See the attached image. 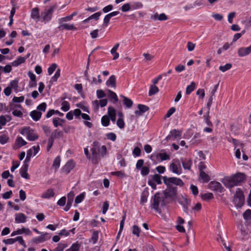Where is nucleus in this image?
Instances as JSON below:
<instances>
[{"label": "nucleus", "instance_id": "38", "mask_svg": "<svg viewBox=\"0 0 251 251\" xmlns=\"http://www.w3.org/2000/svg\"><path fill=\"white\" fill-rule=\"evenodd\" d=\"M157 157H160L161 161L166 160L170 159V156L166 153H159L156 155Z\"/></svg>", "mask_w": 251, "mask_h": 251}, {"label": "nucleus", "instance_id": "62", "mask_svg": "<svg viewBox=\"0 0 251 251\" xmlns=\"http://www.w3.org/2000/svg\"><path fill=\"white\" fill-rule=\"evenodd\" d=\"M109 207V203L108 201H105L104 202L102 207V213L105 214Z\"/></svg>", "mask_w": 251, "mask_h": 251}, {"label": "nucleus", "instance_id": "32", "mask_svg": "<svg viewBox=\"0 0 251 251\" xmlns=\"http://www.w3.org/2000/svg\"><path fill=\"white\" fill-rule=\"evenodd\" d=\"M26 58L23 57H19L18 58L13 62L12 65L13 66H17L20 64L25 62Z\"/></svg>", "mask_w": 251, "mask_h": 251}, {"label": "nucleus", "instance_id": "61", "mask_svg": "<svg viewBox=\"0 0 251 251\" xmlns=\"http://www.w3.org/2000/svg\"><path fill=\"white\" fill-rule=\"evenodd\" d=\"M17 142L18 144L21 146H24L27 143L25 142L22 137H19L17 139Z\"/></svg>", "mask_w": 251, "mask_h": 251}, {"label": "nucleus", "instance_id": "39", "mask_svg": "<svg viewBox=\"0 0 251 251\" xmlns=\"http://www.w3.org/2000/svg\"><path fill=\"white\" fill-rule=\"evenodd\" d=\"M232 67V65L230 63H227L224 66H220L219 69L222 72H225L226 71L229 70Z\"/></svg>", "mask_w": 251, "mask_h": 251}, {"label": "nucleus", "instance_id": "63", "mask_svg": "<svg viewBox=\"0 0 251 251\" xmlns=\"http://www.w3.org/2000/svg\"><path fill=\"white\" fill-rule=\"evenodd\" d=\"M111 18L107 14L106 15L103 19V26L106 27L109 22V21Z\"/></svg>", "mask_w": 251, "mask_h": 251}, {"label": "nucleus", "instance_id": "51", "mask_svg": "<svg viewBox=\"0 0 251 251\" xmlns=\"http://www.w3.org/2000/svg\"><path fill=\"white\" fill-rule=\"evenodd\" d=\"M108 115L109 117L116 115V110L112 107H109L108 108Z\"/></svg>", "mask_w": 251, "mask_h": 251}, {"label": "nucleus", "instance_id": "14", "mask_svg": "<svg viewBox=\"0 0 251 251\" xmlns=\"http://www.w3.org/2000/svg\"><path fill=\"white\" fill-rule=\"evenodd\" d=\"M30 16L31 18L34 20L36 22H38L40 18L39 8L37 7L33 8L31 11Z\"/></svg>", "mask_w": 251, "mask_h": 251}, {"label": "nucleus", "instance_id": "1", "mask_svg": "<svg viewBox=\"0 0 251 251\" xmlns=\"http://www.w3.org/2000/svg\"><path fill=\"white\" fill-rule=\"evenodd\" d=\"M245 176L242 173H237L231 177H225L222 182L227 188L231 189L241 183L244 180Z\"/></svg>", "mask_w": 251, "mask_h": 251}, {"label": "nucleus", "instance_id": "17", "mask_svg": "<svg viewBox=\"0 0 251 251\" xmlns=\"http://www.w3.org/2000/svg\"><path fill=\"white\" fill-rule=\"evenodd\" d=\"M26 219V216L22 213L16 214L15 222L16 223H23L25 222Z\"/></svg>", "mask_w": 251, "mask_h": 251}, {"label": "nucleus", "instance_id": "56", "mask_svg": "<svg viewBox=\"0 0 251 251\" xmlns=\"http://www.w3.org/2000/svg\"><path fill=\"white\" fill-rule=\"evenodd\" d=\"M31 155L32 150L30 149L27 152L26 156L24 161L25 164L27 163L30 161Z\"/></svg>", "mask_w": 251, "mask_h": 251}, {"label": "nucleus", "instance_id": "23", "mask_svg": "<svg viewBox=\"0 0 251 251\" xmlns=\"http://www.w3.org/2000/svg\"><path fill=\"white\" fill-rule=\"evenodd\" d=\"M106 84L108 86H111L112 87H116V77L114 75L110 76L109 79L106 82Z\"/></svg>", "mask_w": 251, "mask_h": 251}, {"label": "nucleus", "instance_id": "13", "mask_svg": "<svg viewBox=\"0 0 251 251\" xmlns=\"http://www.w3.org/2000/svg\"><path fill=\"white\" fill-rule=\"evenodd\" d=\"M75 163L73 160H70L67 162L62 169L63 173L68 174L74 168Z\"/></svg>", "mask_w": 251, "mask_h": 251}, {"label": "nucleus", "instance_id": "11", "mask_svg": "<svg viewBox=\"0 0 251 251\" xmlns=\"http://www.w3.org/2000/svg\"><path fill=\"white\" fill-rule=\"evenodd\" d=\"M50 233H45L38 237L34 238L32 240V241L36 244H38L49 240L50 238Z\"/></svg>", "mask_w": 251, "mask_h": 251}, {"label": "nucleus", "instance_id": "44", "mask_svg": "<svg viewBox=\"0 0 251 251\" xmlns=\"http://www.w3.org/2000/svg\"><path fill=\"white\" fill-rule=\"evenodd\" d=\"M140 228L136 225H134L133 226L132 229V233L134 235H136L137 237L139 236L140 232Z\"/></svg>", "mask_w": 251, "mask_h": 251}, {"label": "nucleus", "instance_id": "46", "mask_svg": "<svg viewBox=\"0 0 251 251\" xmlns=\"http://www.w3.org/2000/svg\"><path fill=\"white\" fill-rule=\"evenodd\" d=\"M67 247V245L66 244L59 243L58 245V246L55 249V251H63L64 249H65Z\"/></svg>", "mask_w": 251, "mask_h": 251}, {"label": "nucleus", "instance_id": "6", "mask_svg": "<svg viewBox=\"0 0 251 251\" xmlns=\"http://www.w3.org/2000/svg\"><path fill=\"white\" fill-rule=\"evenodd\" d=\"M245 198L242 191L240 189H237L236 193L234 196L233 201L235 205L239 208H241L244 204Z\"/></svg>", "mask_w": 251, "mask_h": 251}, {"label": "nucleus", "instance_id": "55", "mask_svg": "<svg viewBox=\"0 0 251 251\" xmlns=\"http://www.w3.org/2000/svg\"><path fill=\"white\" fill-rule=\"evenodd\" d=\"M176 108L175 107H171L167 112L165 116V118H167L170 117L175 112Z\"/></svg>", "mask_w": 251, "mask_h": 251}, {"label": "nucleus", "instance_id": "37", "mask_svg": "<svg viewBox=\"0 0 251 251\" xmlns=\"http://www.w3.org/2000/svg\"><path fill=\"white\" fill-rule=\"evenodd\" d=\"M70 104L67 101H63L61 103V109L63 111H67L70 109Z\"/></svg>", "mask_w": 251, "mask_h": 251}, {"label": "nucleus", "instance_id": "35", "mask_svg": "<svg viewBox=\"0 0 251 251\" xmlns=\"http://www.w3.org/2000/svg\"><path fill=\"white\" fill-rule=\"evenodd\" d=\"M214 198L213 195L211 193H205L201 195V198L204 201H208Z\"/></svg>", "mask_w": 251, "mask_h": 251}, {"label": "nucleus", "instance_id": "18", "mask_svg": "<svg viewBox=\"0 0 251 251\" xmlns=\"http://www.w3.org/2000/svg\"><path fill=\"white\" fill-rule=\"evenodd\" d=\"M179 202L182 204L184 208V211L187 213L188 210V205L190 204V201L187 198L182 197L181 199L179 200Z\"/></svg>", "mask_w": 251, "mask_h": 251}, {"label": "nucleus", "instance_id": "29", "mask_svg": "<svg viewBox=\"0 0 251 251\" xmlns=\"http://www.w3.org/2000/svg\"><path fill=\"white\" fill-rule=\"evenodd\" d=\"M121 97L123 98L124 105H125L127 108H130L133 104L132 101L130 99L124 96H121Z\"/></svg>", "mask_w": 251, "mask_h": 251}, {"label": "nucleus", "instance_id": "47", "mask_svg": "<svg viewBox=\"0 0 251 251\" xmlns=\"http://www.w3.org/2000/svg\"><path fill=\"white\" fill-rule=\"evenodd\" d=\"M57 65L55 63H53L51 65V66L48 68V73L50 75H51L53 72L55 71L56 68H57Z\"/></svg>", "mask_w": 251, "mask_h": 251}, {"label": "nucleus", "instance_id": "19", "mask_svg": "<svg viewBox=\"0 0 251 251\" xmlns=\"http://www.w3.org/2000/svg\"><path fill=\"white\" fill-rule=\"evenodd\" d=\"M41 111L33 110L30 113V116L32 119L35 121H38L41 118L42 116Z\"/></svg>", "mask_w": 251, "mask_h": 251}, {"label": "nucleus", "instance_id": "54", "mask_svg": "<svg viewBox=\"0 0 251 251\" xmlns=\"http://www.w3.org/2000/svg\"><path fill=\"white\" fill-rule=\"evenodd\" d=\"M84 198V195L83 194H80L77 196L75 199V202L76 203H80Z\"/></svg>", "mask_w": 251, "mask_h": 251}, {"label": "nucleus", "instance_id": "2", "mask_svg": "<svg viewBox=\"0 0 251 251\" xmlns=\"http://www.w3.org/2000/svg\"><path fill=\"white\" fill-rule=\"evenodd\" d=\"M93 145V147L91 150L92 155V162L94 164H97L100 159L99 154L103 156L106 153L107 149L105 146H102L100 148V144L97 141H95Z\"/></svg>", "mask_w": 251, "mask_h": 251}, {"label": "nucleus", "instance_id": "53", "mask_svg": "<svg viewBox=\"0 0 251 251\" xmlns=\"http://www.w3.org/2000/svg\"><path fill=\"white\" fill-rule=\"evenodd\" d=\"M7 122L6 117L5 116L1 115L0 116V129L1 128L2 126H4Z\"/></svg>", "mask_w": 251, "mask_h": 251}, {"label": "nucleus", "instance_id": "58", "mask_svg": "<svg viewBox=\"0 0 251 251\" xmlns=\"http://www.w3.org/2000/svg\"><path fill=\"white\" fill-rule=\"evenodd\" d=\"M106 136L109 140H112V141H115L116 139V135L113 132L107 134Z\"/></svg>", "mask_w": 251, "mask_h": 251}, {"label": "nucleus", "instance_id": "5", "mask_svg": "<svg viewBox=\"0 0 251 251\" xmlns=\"http://www.w3.org/2000/svg\"><path fill=\"white\" fill-rule=\"evenodd\" d=\"M20 133L22 135H26L27 139L29 141H35L39 138L38 135L36 133L34 130L29 127H24L21 131Z\"/></svg>", "mask_w": 251, "mask_h": 251}, {"label": "nucleus", "instance_id": "48", "mask_svg": "<svg viewBox=\"0 0 251 251\" xmlns=\"http://www.w3.org/2000/svg\"><path fill=\"white\" fill-rule=\"evenodd\" d=\"M98 239V232L95 231L93 232L92 236L91 237V240L93 241L94 244H95Z\"/></svg>", "mask_w": 251, "mask_h": 251}, {"label": "nucleus", "instance_id": "49", "mask_svg": "<svg viewBox=\"0 0 251 251\" xmlns=\"http://www.w3.org/2000/svg\"><path fill=\"white\" fill-rule=\"evenodd\" d=\"M152 179L158 184L161 183V177L158 174L154 175L152 176Z\"/></svg>", "mask_w": 251, "mask_h": 251}, {"label": "nucleus", "instance_id": "26", "mask_svg": "<svg viewBox=\"0 0 251 251\" xmlns=\"http://www.w3.org/2000/svg\"><path fill=\"white\" fill-rule=\"evenodd\" d=\"M192 162L190 159H185L184 160H182V164L183 167L184 169H187L190 170L191 169Z\"/></svg>", "mask_w": 251, "mask_h": 251}, {"label": "nucleus", "instance_id": "59", "mask_svg": "<svg viewBox=\"0 0 251 251\" xmlns=\"http://www.w3.org/2000/svg\"><path fill=\"white\" fill-rule=\"evenodd\" d=\"M66 201V198L65 197H63L57 201V204L59 206H63L65 205Z\"/></svg>", "mask_w": 251, "mask_h": 251}, {"label": "nucleus", "instance_id": "52", "mask_svg": "<svg viewBox=\"0 0 251 251\" xmlns=\"http://www.w3.org/2000/svg\"><path fill=\"white\" fill-rule=\"evenodd\" d=\"M47 107V104L45 102H43L41 104H39L37 107V109L39 111H45Z\"/></svg>", "mask_w": 251, "mask_h": 251}, {"label": "nucleus", "instance_id": "7", "mask_svg": "<svg viewBox=\"0 0 251 251\" xmlns=\"http://www.w3.org/2000/svg\"><path fill=\"white\" fill-rule=\"evenodd\" d=\"M164 198L166 199H169L174 200L177 194L176 187H172L169 186L166 189L163 191Z\"/></svg>", "mask_w": 251, "mask_h": 251}, {"label": "nucleus", "instance_id": "20", "mask_svg": "<svg viewBox=\"0 0 251 251\" xmlns=\"http://www.w3.org/2000/svg\"><path fill=\"white\" fill-rule=\"evenodd\" d=\"M58 29L60 30H63L64 29L66 30H75L76 27L74 25H70L68 24H61L58 27Z\"/></svg>", "mask_w": 251, "mask_h": 251}, {"label": "nucleus", "instance_id": "43", "mask_svg": "<svg viewBox=\"0 0 251 251\" xmlns=\"http://www.w3.org/2000/svg\"><path fill=\"white\" fill-rule=\"evenodd\" d=\"M141 174L142 176H146L150 172V168L148 166H143L141 169Z\"/></svg>", "mask_w": 251, "mask_h": 251}, {"label": "nucleus", "instance_id": "50", "mask_svg": "<svg viewBox=\"0 0 251 251\" xmlns=\"http://www.w3.org/2000/svg\"><path fill=\"white\" fill-rule=\"evenodd\" d=\"M60 75V69H58L57 70L55 73V75L51 77V80L53 81H56Z\"/></svg>", "mask_w": 251, "mask_h": 251}, {"label": "nucleus", "instance_id": "28", "mask_svg": "<svg viewBox=\"0 0 251 251\" xmlns=\"http://www.w3.org/2000/svg\"><path fill=\"white\" fill-rule=\"evenodd\" d=\"M171 170L174 173L176 174H180L181 173V169L179 168L176 165L172 163L170 165Z\"/></svg>", "mask_w": 251, "mask_h": 251}, {"label": "nucleus", "instance_id": "22", "mask_svg": "<svg viewBox=\"0 0 251 251\" xmlns=\"http://www.w3.org/2000/svg\"><path fill=\"white\" fill-rule=\"evenodd\" d=\"M54 196V193L53 189H49L42 195L41 198L43 199H49L53 197Z\"/></svg>", "mask_w": 251, "mask_h": 251}, {"label": "nucleus", "instance_id": "12", "mask_svg": "<svg viewBox=\"0 0 251 251\" xmlns=\"http://www.w3.org/2000/svg\"><path fill=\"white\" fill-rule=\"evenodd\" d=\"M138 108L139 110L135 111V114L137 116H141L144 113L149 110L148 106L141 104L138 105Z\"/></svg>", "mask_w": 251, "mask_h": 251}, {"label": "nucleus", "instance_id": "24", "mask_svg": "<svg viewBox=\"0 0 251 251\" xmlns=\"http://www.w3.org/2000/svg\"><path fill=\"white\" fill-rule=\"evenodd\" d=\"M152 18L154 20L157 19L159 21H165L168 19V17L164 13L159 15L156 13L152 16Z\"/></svg>", "mask_w": 251, "mask_h": 251}, {"label": "nucleus", "instance_id": "10", "mask_svg": "<svg viewBox=\"0 0 251 251\" xmlns=\"http://www.w3.org/2000/svg\"><path fill=\"white\" fill-rule=\"evenodd\" d=\"M209 186L210 189L214 191H216L221 193L223 192L224 188L221 184L217 181H211L209 184Z\"/></svg>", "mask_w": 251, "mask_h": 251}, {"label": "nucleus", "instance_id": "64", "mask_svg": "<svg viewBox=\"0 0 251 251\" xmlns=\"http://www.w3.org/2000/svg\"><path fill=\"white\" fill-rule=\"evenodd\" d=\"M97 96L98 99H100L104 97L105 96V94L103 90H98L97 91Z\"/></svg>", "mask_w": 251, "mask_h": 251}, {"label": "nucleus", "instance_id": "60", "mask_svg": "<svg viewBox=\"0 0 251 251\" xmlns=\"http://www.w3.org/2000/svg\"><path fill=\"white\" fill-rule=\"evenodd\" d=\"M251 216V210L247 209L245 211V212L243 213V217L244 219L248 220Z\"/></svg>", "mask_w": 251, "mask_h": 251}, {"label": "nucleus", "instance_id": "3", "mask_svg": "<svg viewBox=\"0 0 251 251\" xmlns=\"http://www.w3.org/2000/svg\"><path fill=\"white\" fill-rule=\"evenodd\" d=\"M151 200V208L154 209L157 212L160 213V210L159 208V205L161 206H163L166 204L164 197H163L160 193H157L152 197Z\"/></svg>", "mask_w": 251, "mask_h": 251}, {"label": "nucleus", "instance_id": "21", "mask_svg": "<svg viewBox=\"0 0 251 251\" xmlns=\"http://www.w3.org/2000/svg\"><path fill=\"white\" fill-rule=\"evenodd\" d=\"M63 135V133L62 131L59 130L58 129H55L51 133L50 138L54 140L56 138L62 137Z\"/></svg>", "mask_w": 251, "mask_h": 251}, {"label": "nucleus", "instance_id": "8", "mask_svg": "<svg viewBox=\"0 0 251 251\" xmlns=\"http://www.w3.org/2000/svg\"><path fill=\"white\" fill-rule=\"evenodd\" d=\"M163 179L164 183L167 185H169L170 183H173L181 186L184 184L181 179L175 177H167V176H163Z\"/></svg>", "mask_w": 251, "mask_h": 251}, {"label": "nucleus", "instance_id": "42", "mask_svg": "<svg viewBox=\"0 0 251 251\" xmlns=\"http://www.w3.org/2000/svg\"><path fill=\"white\" fill-rule=\"evenodd\" d=\"M170 134H171L172 136L176 138L181 136V132L180 130L174 129L170 131Z\"/></svg>", "mask_w": 251, "mask_h": 251}, {"label": "nucleus", "instance_id": "16", "mask_svg": "<svg viewBox=\"0 0 251 251\" xmlns=\"http://www.w3.org/2000/svg\"><path fill=\"white\" fill-rule=\"evenodd\" d=\"M201 137V136L200 133H196L190 141V143L192 145H197L201 143L202 142Z\"/></svg>", "mask_w": 251, "mask_h": 251}, {"label": "nucleus", "instance_id": "15", "mask_svg": "<svg viewBox=\"0 0 251 251\" xmlns=\"http://www.w3.org/2000/svg\"><path fill=\"white\" fill-rule=\"evenodd\" d=\"M28 164L27 163L24 164L20 170V174L22 177L25 179H29V176L27 173Z\"/></svg>", "mask_w": 251, "mask_h": 251}, {"label": "nucleus", "instance_id": "36", "mask_svg": "<svg viewBox=\"0 0 251 251\" xmlns=\"http://www.w3.org/2000/svg\"><path fill=\"white\" fill-rule=\"evenodd\" d=\"M149 196V193L148 191H143L141 198V201L140 202L142 204H144V203L146 202L147 201V198Z\"/></svg>", "mask_w": 251, "mask_h": 251}, {"label": "nucleus", "instance_id": "45", "mask_svg": "<svg viewBox=\"0 0 251 251\" xmlns=\"http://www.w3.org/2000/svg\"><path fill=\"white\" fill-rule=\"evenodd\" d=\"M117 125L120 128H123L125 127V122L122 118H120L117 120Z\"/></svg>", "mask_w": 251, "mask_h": 251}, {"label": "nucleus", "instance_id": "30", "mask_svg": "<svg viewBox=\"0 0 251 251\" xmlns=\"http://www.w3.org/2000/svg\"><path fill=\"white\" fill-rule=\"evenodd\" d=\"M196 87V84L194 82H192L190 85H188L186 89V95L190 94L193 92Z\"/></svg>", "mask_w": 251, "mask_h": 251}, {"label": "nucleus", "instance_id": "4", "mask_svg": "<svg viewBox=\"0 0 251 251\" xmlns=\"http://www.w3.org/2000/svg\"><path fill=\"white\" fill-rule=\"evenodd\" d=\"M57 5L54 3L48 9H45L43 12L41 13V18L42 22H49L52 18V14L54 10L56 9Z\"/></svg>", "mask_w": 251, "mask_h": 251}, {"label": "nucleus", "instance_id": "31", "mask_svg": "<svg viewBox=\"0 0 251 251\" xmlns=\"http://www.w3.org/2000/svg\"><path fill=\"white\" fill-rule=\"evenodd\" d=\"M61 161V159L60 156H57L54 160L53 163L52 164V167L55 169V170L56 171L60 166V163Z\"/></svg>", "mask_w": 251, "mask_h": 251}, {"label": "nucleus", "instance_id": "41", "mask_svg": "<svg viewBox=\"0 0 251 251\" xmlns=\"http://www.w3.org/2000/svg\"><path fill=\"white\" fill-rule=\"evenodd\" d=\"M101 124L104 126H107L109 124V118L108 116L104 115L101 118Z\"/></svg>", "mask_w": 251, "mask_h": 251}, {"label": "nucleus", "instance_id": "33", "mask_svg": "<svg viewBox=\"0 0 251 251\" xmlns=\"http://www.w3.org/2000/svg\"><path fill=\"white\" fill-rule=\"evenodd\" d=\"M108 92V97H109V98L111 99H113L114 100V103L117 102L118 101V99L116 93L110 90H109Z\"/></svg>", "mask_w": 251, "mask_h": 251}, {"label": "nucleus", "instance_id": "57", "mask_svg": "<svg viewBox=\"0 0 251 251\" xmlns=\"http://www.w3.org/2000/svg\"><path fill=\"white\" fill-rule=\"evenodd\" d=\"M195 46H196L195 44L191 42H188L187 43V47L188 50L189 51H193L195 49Z\"/></svg>", "mask_w": 251, "mask_h": 251}, {"label": "nucleus", "instance_id": "25", "mask_svg": "<svg viewBox=\"0 0 251 251\" xmlns=\"http://www.w3.org/2000/svg\"><path fill=\"white\" fill-rule=\"evenodd\" d=\"M159 92V88L154 84L151 85L149 92V96L155 95Z\"/></svg>", "mask_w": 251, "mask_h": 251}, {"label": "nucleus", "instance_id": "34", "mask_svg": "<svg viewBox=\"0 0 251 251\" xmlns=\"http://www.w3.org/2000/svg\"><path fill=\"white\" fill-rule=\"evenodd\" d=\"M79 249L80 245L77 242H76L73 244L71 247L66 251H79Z\"/></svg>", "mask_w": 251, "mask_h": 251}, {"label": "nucleus", "instance_id": "9", "mask_svg": "<svg viewBox=\"0 0 251 251\" xmlns=\"http://www.w3.org/2000/svg\"><path fill=\"white\" fill-rule=\"evenodd\" d=\"M251 53V45L248 47H241L238 49L237 53L239 57H243Z\"/></svg>", "mask_w": 251, "mask_h": 251}, {"label": "nucleus", "instance_id": "40", "mask_svg": "<svg viewBox=\"0 0 251 251\" xmlns=\"http://www.w3.org/2000/svg\"><path fill=\"white\" fill-rule=\"evenodd\" d=\"M200 176L204 182H208L210 180L209 176L204 171L200 172Z\"/></svg>", "mask_w": 251, "mask_h": 251}, {"label": "nucleus", "instance_id": "27", "mask_svg": "<svg viewBox=\"0 0 251 251\" xmlns=\"http://www.w3.org/2000/svg\"><path fill=\"white\" fill-rule=\"evenodd\" d=\"M65 122L64 119H60L59 118H55L53 119L52 123L54 126L56 127L59 126H62V124Z\"/></svg>", "mask_w": 251, "mask_h": 251}]
</instances>
